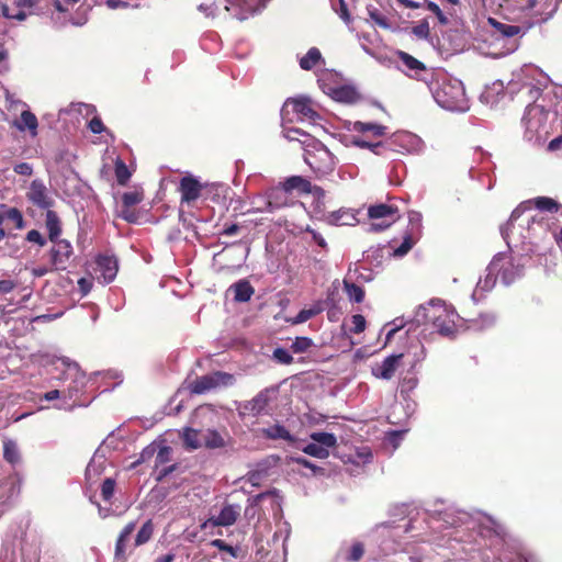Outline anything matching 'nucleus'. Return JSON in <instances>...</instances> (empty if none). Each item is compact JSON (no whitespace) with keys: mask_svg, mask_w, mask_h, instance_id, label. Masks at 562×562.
<instances>
[{"mask_svg":"<svg viewBox=\"0 0 562 562\" xmlns=\"http://www.w3.org/2000/svg\"><path fill=\"white\" fill-rule=\"evenodd\" d=\"M115 176L120 184H125L131 178V172L128 171V168L121 160H117L115 164Z\"/></svg>","mask_w":562,"mask_h":562,"instance_id":"55","label":"nucleus"},{"mask_svg":"<svg viewBox=\"0 0 562 562\" xmlns=\"http://www.w3.org/2000/svg\"><path fill=\"white\" fill-rule=\"evenodd\" d=\"M488 23L494 27L495 32L504 38L510 40L525 34L521 26L498 22L494 18H490Z\"/></svg>","mask_w":562,"mask_h":562,"instance_id":"29","label":"nucleus"},{"mask_svg":"<svg viewBox=\"0 0 562 562\" xmlns=\"http://www.w3.org/2000/svg\"><path fill=\"white\" fill-rule=\"evenodd\" d=\"M418 379L416 376H406L401 382V395L403 398H407L409 394L417 387Z\"/></svg>","mask_w":562,"mask_h":562,"instance_id":"52","label":"nucleus"},{"mask_svg":"<svg viewBox=\"0 0 562 562\" xmlns=\"http://www.w3.org/2000/svg\"><path fill=\"white\" fill-rule=\"evenodd\" d=\"M283 191H297L300 193H310L312 192V183L301 176H292L285 179V181L283 182Z\"/></svg>","mask_w":562,"mask_h":562,"instance_id":"32","label":"nucleus"},{"mask_svg":"<svg viewBox=\"0 0 562 562\" xmlns=\"http://www.w3.org/2000/svg\"><path fill=\"white\" fill-rule=\"evenodd\" d=\"M509 250L519 249L527 256L536 251L539 241L549 235V224L543 216L531 215L522 205L516 207L501 228Z\"/></svg>","mask_w":562,"mask_h":562,"instance_id":"2","label":"nucleus"},{"mask_svg":"<svg viewBox=\"0 0 562 562\" xmlns=\"http://www.w3.org/2000/svg\"><path fill=\"white\" fill-rule=\"evenodd\" d=\"M157 448H158V442L157 441H153L151 443L146 446L142 450V452L139 454V458L135 462L132 463V468H135V467H137L138 464H142V463L148 462V461H150L153 459L155 460Z\"/></svg>","mask_w":562,"mask_h":562,"instance_id":"47","label":"nucleus"},{"mask_svg":"<svg viewBox=\"0 0 562 562\" xmlns=\"http://www.w3.org/2000/svg\"><path fill=\"white\" fill-rule=\"evenodd\" d=\"M533 203L539 211L558 212L559 210L558 202L548 196L536 198Z\"/></svg>","mask_w":562,"mask_h":562,"instance_id":"50","label":"nucleus"},{"mask_svg":"<svg viewBox=\"0 0 562 562\" xmlns=\"http://www.w3.org/2000/svg\"><path fill=\"white\" fill-rule=\"evenodd\" d=\"M204 189L205 183L200 182L196 177L192 175L182 177L178 187L181 204L191 205L203 194Z\"/></svg>","mask_w":562,"mask_h":562,"instance_id":"18","label":"nucleus"},{"mask_svg":"<svg viewBox=\"0 0 562 562\" xmlns=\"http://www.w3.org/2000/svg\"><path fill=\"white\" fill-rule=\"evenodd\" d=\"M497 273L491 269V263L486 268V273L481 277L476 283V286L472 293V300L479 302L485 295V293L493 290L496 284Z\"/></svg>","mask_w":562,"mask_h":562,"instance_id":"27","label":"nucleus"},{"mask_svg":"<svg viewBox=\"0 0 562 562\" xmlns=\"http://www.w3.org/2000/svg\"><path fill=\"white\" fill-rule=\"evenodd\" d=\"M350 461L358 467L366 465L372 461V452L368 447L359 448Z\"/></svg>","mask_w":562,"mask_h":562,"instance_id":"48","label":"nucleus"},{"mask_svg":"<svg viewBox=\"0 0 562 562\" xmlns=\"http://www.w3.org/2000/svg\"><path fill=\"white\" fill-rule=\"evenodd\" d=\"M228 291L233 293L234 300L239 303L248 302L255 293L250 282L245 279L233 283Z\"/></svg>","mask_w":562,"mask_h":562,"instance_id":"28","label":"nucleus"},{"mask_svg":"<svg viewBox=\"0 0 562 562\" xmlns=\"http://www.w3.org/2000/svg\"><path fill=\"white\" fill-rule=\"evenodd\" d=\"M431 306V324L443 337L453 338L457 335L456 321L459 317L452 306H447L441 300L429 301Z\"/></svg>","mask_w":562,"mask_h":562,"instance_id":"8","label":"nucleus"},{"mask_svg":"<svg viewBox=\"0 0 562 562\" xmlns=\"http://www.w3.org/2000/svg\"><path fill=\"white\" fill-rule=\"evenodd\" d=\"M268 497H271L273 498V502L279 506V501L276 499L277 497V493L276 491H271V492H265V493H260L254 497H250L248 498V505L246 507V510H245V514L246 516H254L255 515V507H257L261 501H263L265 498H268Z\"/></svg>","mask_w":562,"mask_h":562,"instance_id":"41","label":"nucleus"},{"mask_svg":"<svg viewBox=\"0 0 562 562\" xmlns=\"http://www.w3.org/2000/svg\"><path fill=\"white\" fill-rule=\"evenodd\" d=\"M403 353H393L384 358L381 362L372 366L371 373L374 378L381 380H391L400 367Z\"/></svg>","mask_w":562,"mask_h":562,"instance_id":"21","label":"nucleus"},{"mask_svg":"<svg viewBox=\"0 0 562 562\" xmlns=\"http://www.w3.org/2000/svg\"><path fill=\"white\" fill-rule=\"evenodd\" d=\"M233 381L232 374L216 371L196 379L190 385V390L194 394H203L221 385H231Z\"/></svg>","mask_w":562,"mask_h":562,"instance_id":"15","label":"nucleus"},{"mask_svg":"<svg viewBox=\"0 0 562 562\" xmlns=\"http://www.w3.org/2000/svg\"><path fill=\"white\" fill-rule=\"evenodd\" d=\"M97 113V108L93 104L83 102H72L69 106L58 111V117H64L65 123L69 122L74 126L80 122L81 119L87 120L92 114Z\"/></svg>","mask_w":562,"mask_h":562,"instance_id":"19","label":"nucleus"},{"mask_svg":"<svg viewBox=\"0 0 562 562\" xmlns=\"http://www.w3.org/2000/svg\"><path fill=\"white\" fill-rule=\"evenodd\" d=\"M528 256L514 248V252H498L491 261V269L495 270L504 285H510L524 276Z\"/></svg>","mask_w":562,"mask_h":562,"instance_id":"6","label":"nucleus"},{"mask_svg":"<svg viewBox=\"0 0 562 562\" xmlns=\"http://www.w3.org/2000/svg\"><path fill=\"white\" fill-rule=\"evenodd\" d=\"M488 522L491 524V529L495 533V536L504 540L507 536V530L505 526L498 522L497 520L493 519L492 517H488Z\"/></svg>","mask_w":562,"mask_h":562,"instance_id":"64","label":"nucleus"},{"mask_svg":"<svg viewBox=\"0 0 562 562\" xmlns=\"http://www.w3.org/2000/svg\"><path fill=\"white\" fill-rule=\"evenodd\" d=\"M303 70H312L318 64H325L321 50L317 47H311L307 53L299 60Z\"/></svg>","mask_w":562,"mask_h":562,"instance_id":"34","label":"nucleus"},{"mask_svg":"<svg viewBox=\"0 0 562 562\" xmlns=\"http://www.w3.org/2000/svg\"><path fill=\"white\" fill-rule=\"evenodd\" d=\"M3 458L11 464H16L20 461L18 445L12 439L7 438L3 441Z\"/></svg>","mask_w":562,"mask_h":562,"instance_id":"40","label":"nucleus"},{"mask_svg":"<svg viewBox=\"0 0 562 562\" xmlns=\"http://www.w3.org/2000/svg\"><path fill=\"white\" fill-rule=\"evenodd\" d=\"M229 187L223 182H205V189L203 193L206 199H211L213 202H221L227 198Z\"/></svg>","mask_w":562,"mask_h":562,"instance_id":"30","label":"nucleus"},{"mask_svg":"<svg viewBox=\"0 0 562 562\" xmlns=\"http://www.w3.org/2000/svg\"><path fill=\"white\" fill-rule=\"evenodd\" d=\"M265 434L270 439H283L286 441H292L293 437L289 432V430L281 425H273L265 430Z\"/></svg>","mask_w":562,"mask_h":562,"instance_id":"45","label":"nucleus"},{"mask_svg":"<svg viewBox=\"0 0 562 562\" xmlns=\"http://www.w3.org/2000/svg\"><path fill=\"white\" fill-rule=\"evenodd\" d=\"M353 334H361L366 329V318L361 314H356L351 317Z\"/></svg>","mask_w":562,"mask_h":562,"instance_id":"62","label":"nucleus"},{"mask_svg":"<svg viewBox=\"0 0 562 562\" xmlns=\"http://www.w3.org/2000/svg\"><path fill=\"white\" fill-rule=\"evenodd\" d=\"M318 85L326 94L338 102L353 103L359 98L356 89L350 86L328 87L323 79H318Z\"/></svg>","mask_w":562,"mask_h":562,"instance_id":"25","label":"nucleus"},{"mask_svg":"<svg viewBox=\"0 0 562 562\" xmlns=\"http://www.w3.org/2000/svg\"><path fill=\"white\" fill-rule=\"evenodd\" d=\"M539 70L531 66L525 65L519 70L513 72V78L508 81L506 89L509 93H522L528 99L537 101L541 94V88L533 82Z\"/></svg>","mask_w":562,"mask_h":562,"instance_id":"7","label":"nucleus"},{"mask_svg":"<svg viewBox=\"0 0 562 562\" xmlns=\"http://www.w3.org/2000/svg\"><path fill=\"white\" fill-rule=\"evenodd\" d=\"M280 114L283 123L294 121L316 123L321 119L319 114L313 109L311 99L306 97L288 99L281 108Z\"/></svg>","mask_w":562,"mask_h":562,"instance_id":"9","label":"nucleus"},{"mask_svg":"<svg viewBox=\"0 0 562 562\" xmlns=\"http://www.w3.org/2000/svg\"><path fill=\"white\" fill-rule=\"evenodd\" d=\"M551 114L543 104L530 103L526 106L521 123L524 126V139L531 145L543 144L550 134Z\"/></svg>","mask_w":562,"mask_h":562,"instance_id":"5","label":"nucleus"},{"mask_svg":"<svg viewBox=\"0 0 562 562\" xmlns=\"http://www.w3.org/2000/svg\"><path fill=\"white\" fill-rule=\"evenodd\" d=\"M202 447L209 449L223 448L226 445L225 437L215 429L201 430Z\"/></svg>","mask_w":562,"mask_h":562,"instance_id":"31","label":"nucleus"},{"mask_svg":"<svg viewBox=\"0 0 562 562\" xmlns=\"http://www.w3.org/2000/svg\"><path fill=\"white\" fill-rule=\"evenodd\" d=\"M143 195L137 191L125 192L122 196L124 207L130 209L133 205L140 203Z\"/></svg>","mask_w":562,"mask_h":562,"instance_id":"56","label":"nucleus"},{"mask_svg":"<svg viewBox=\"0 0 562 562\" xmlns=\"http://www.w3.org/2000/svg\"><path fill=\"white\" fill-rule=\"evenodd\" d=\"M119 271L117 258L109 252L98 255L95 258L94 273L99 282L111 283Z\"/></svg>","mask_w":562,"mask_h":562,"instance_id":"16","label":"nucleus"},{"mask_svg":"<svg viewBox=\"0 0 562 562\" xmlns=\"http://www.w3.org/2000/svg\"><path fill=\"white\" fill-rule=\"evenodd\" d=\"M422 221L423 215L418 211H409L408 212V223L411 225V233L414 236L418 237L422 233Z\"/></svg>","mask_w":562,"mask_h":562,"instance_id":"51","label":"nucleus"},{"mask_svg":"<svg viewBox=\"0 0 562 562\" xmlns=\"http://www.w3.org/2000/svg\"><path fill=\"white\" fill-rule=\"evenodd\" d=\"M352 131L358 133H372L374 136H382L385 134L386 126L378 123H364L357 121L353 123Z\"/></svg>","mask_w":562,"mask_h":562,"instance_id":"39","label":"nucleus"},{"mask_svg":"<svg viewBox=\"0 0 562 562\" xmlns=\"http://www.w3.org/2000/svg\"><path fill=\"white\" fill-rule=\"evenodd\" d=\"M412 34H414L419 40H427L430 34L428 21L424 19L417 25L413 26Z\"/></svg>","mask_w":562,"mask_h":562,"instance_id":"54","label":"nucleus"},{"mask_svg":"<svg viewBox=\"0 0 562 562\" xmlns=\"http://www.w3.org/2000/svg\"><path fill=\"white\" fill-rule=\"evenodd\" d=\"M77 156L69 149H58L47 164V170L54 177L60 176L67 181H76L78 175L75 171L74 162Z\"/></svg>","mask_w":562,"mask_h":562,"instance_id":"11","label":"nucleus"},{"mask_svg":"<svg viewBox=\"0 0 562 562\" xmlns=\"http://www.w3.org/2000/svg\"><path fill=\"white\" fill-rule=\"evenodd\" d=\"M364 554V546L360 541L344 542L336 554L338 562H358Z\"/></svg>","mask_w":562,"mask_h":562,"instance_id":"26","label":"nucleus"},{"mask_svg":"<svg viewBox=\"0 0 562 562\" xmlns=\"http://www.w3.org/2000/svg\"><path fill=\"white\" fill-rule=\"evenodd\" d=\"M342 284L344 291L350 302L361 303L364 300V290L360 285L355 284L348 278L344 279Z\"/></svg>","mask_w":562,"mask_h":562,"instance_id":"38","label":"nucleus"},{"mask_svg":"<svg viewBox=\"0 0 562 562\" xmlns=\"http://www.w3.org/2000/svg\"><path fill=\"white\" fill-rule=\"evenodd\" d=\"M232 7L238 9L234 15L240 20H247L257 13H260L267 5L269 0H226Z\"/></svg>","mask_w":562,"mask_h":562,"instance_id":"23","label":"nucleus"},{"mask_svg":"<svg viewBox=\"0 0 562 562\" xmlns=\"http://www.w3.org/2000/svg\"><path fill=\"white\" fill-rule=\"evenodd\" d=\"M312 346H314V342L308 337H296L295 340L291 345V349L294 353H302L306 352Z\"/></svg>","mask_w":562,"mask_h":562,"instance_id":"53","label":"nucleus"},{"mask_svg":"<svg viewBox=\"0 0 562 562\" xmlns=\"http://www.w3.org/2000/svg\"><path fill=\"white\" fill-rule=\"evenodd\" d=\"M114 490H115V481L111 477L105 479L101 485L102 498L105 502H109L114 495Z\"/></svg>","mask_w":562,"mask_h":562,"instance_id":"57","label":"nucleus"},{"mask_svg":"<svg viewBox=\"0 0 562 562\" xmlns=\"http://www.w3.org/2000/svg\"><path fill=\"white\" fill-rule=\"evenodd\" d=\"M425 83L434 101L445 111L465 113L470 110L463 82L442 68H436L425 76Z\"/></svg>","mask_w":562,"mask_h":562,"instance_id":"3","label":"nucleus"},{"mask_svg":"<svg viewBox=\"0 0 562 562\" xmlns=\"http://www.w3.org/2000/svg\"><path fill=\"white\" fill-rule=\"evenodd\" d=\"M351 144L357 147H360V148H368L375 155H384V151L387 150L386 142L385 143H382V142L370 143V142L363 140L360 137H353L351 140Z\"/></svg>","mask_w":562,"mask_h":562,"instance_id":"42","label":"nucleus"},{"mask_svg":"<svg viewBox=\"0 0 562 562\" xmlns=\"http://www.w3.org/2000/svg\"><path fill=\"white\" fill-rule=\"evenodd\" d=\"M136 522L131 521L128 522L120 532L116 543H115V558L116 559H125V542L132 535V532L135 530Z\"/></svg>","mask_w":562,"mask_h":562,"instance_id":"35","label":"nucleus"},{"mask_svg":"<svg viewBox=\"0 0 562 562\" xmlns=\"http://www.w3.org/2000/svg\"><path fill=\"white\" fill-rule=\"evenodd\" d=\"M181 439L189 450H196L202 447L201 430L187 427L181 432Z\"/></svg>","mask_w":562,"mask_h":562,"instance_id":"36","label":"nucleus"},{"mask_svg":"<svg viewBox=\"0 0 562 562\" xmlns=\"http://www.w3.org/2000/svg\"><path fill=\"white\" fill-rule=\"evenodd\" d=\"M273 359L281 364H290L293 361L291 353L281 347L274 349Z\"/></svg>","mask_w":562,"mask_h":562,"instance_id":"60","label":"nucleus"},{"mask_svg":"<svg viewBox=\"0 0 562 562\" xmlns=\"http://www.w3.org/2000/svg\"><path fill=\"white\" fill-rule=\"evenodd\" d=\"M310 438L312 442L307 443L302 450L317 459L328 458L329 450L337 445V438L331 432L315 431L310 435Z\"/></svg>","mask_w":562,"mask_h":562,"instance_id":"13","label":"nucleus"},{"mask_svg":"<svg viewBox=\"0 0 562 562\" xmlns=\"http://www.w3.org/2000/svg\"><path fill=\"white\" fill-rule=\"evenodd\" d=\"M154 533V524L151 519L146 520L135 537V547L143 546L147 543Z\"/></svg>","mask_w":562,"mask_h":562,"instance_id":"43","label":"nucleus"},{"mask_svg":"<svg viewBox=\"0 0 562 562\" xmlns=\"http://www.w3.org/2000/svg\"><path fill=\"white\" fill-rule=\"evenodd\" d=\"M172 448L164 445L162 442H158L157 452L154 460V469L157 471L156 481L161 482L165 477L171 474L177 465L167 463L171 462Z\"/></svg>","mask_w":562,"mask_h":562,"instance_id":"20","label":"nucleus"},{"mask_svg":"<svg viewBox=\"0 0 562 562\" xmlns=\"http://www.w3.org/2000/svg\"><path fill=\"white\" fill-rule=\"evenodd\" d=\"M406 325L409 326L408 322H405L403 317H397V318L393 319L391 323H389L386 325L390 327V329L386 334V340L390 341L391 338L395 335V333L401 330Z\"/></svg>","mask_w":562,"mask_h":562,"instance_id":"59","label":"nucleus"},{"mask_svg":"<svg viewBox=\"0 0 562 562\" xmlns=\"http://www.w3.org/2000/svg\"><path fill=\"white\" fill-rule=\"evenodd\" d=\"M397 57L405 67L404 71L407 76L416 78L425 82V76L435 69H428L422 61L413 57L406 52L398 50Z\"/></svg>","mask_w":562,"mask_h":562,"instance_id":"24","label":"nucleus"},{"mask_svg":"<svg viewBox=\"0 0 562 562\" xmlns=\"http://www.w3.org/2000/svg\"><path fill=\"white\" fill-rule=\"evenodd\" d=\"M331 221L337 225H351L355 216L349 212L338 211L333 213Z\"/></svg>","mask_w":562,"mask_h":562,"instance_id":"58","label":"nucleus"},{"mask_svg":"<svg viewBox=\"0 0 562 562\" xmlns=\"http://www.w3.org/2000/svg\"><path fill=\"white\" fill-rule=\"evenodd\" d=\"M496 315L494 313H483L480 314L476 318L471 319L468 328L482 331L493 327L496 323Z\"/></svg>","mask_w":562,"mask_h":562,"instance_id":"37","label":"nucleus"},{"mask_svg":"<svg viewBox=\"0 0 562 562\" xmlns=\"http://www.w3.org/2000/svg\"><path fill=\"white\" fill-rule=\"evenodd\" d=\"M37 375L43 376L44 381H57L63 384L61 386H52L53 389L41 396L37 402L56 401L55 408L68 412L83 406L78 400L90 380L76 361L56 353L37 350Z\"/></svg>","mask_w":562,"mask_h":562,"instance_id":"1","label":"nucleus"},{"mask_svg":"<svg viewBox=\"0 0 562 562\" xmlns=\"http://www.w3.org/2000/svg\"><path fill=\"white\" fill-rule=\"evenodd\" d=\"M50 249V261L55 269L65 270L72 255V247L66 239H56Z\"/></svg>","mask_w":562,"mask_h":562,"instance_id":"22","label":"nucleus"},{"mask_svg":"<svg viewBox=\"0 0 562 562\" xmlns=\"http://www.w3.org/2000/svg\"><path fill=\"white\" fill-rule=\"evenodd\" d=\"M428 322H431V306L429 305V302L417 307L414 316L408 321V331L413 330L414 327L425 325Z\"/></svg>","mask_w":562,"mask_h":562,"instance_id":"33","label":"nucleus"},{"mask_svg":"<svg viewBox=\"0 0 562 562\" xmlns=\"http://www.w3.org/2000/svg\"><path fill=\"white\" fill-rule=\"evenodd\" d=\"M417 239L418 237L413 234L405 235L401 245L393 249V256L396 258L404 257L413 248Z\"/></svg>","mask_w":562,"mask_h":562,"instance_id":"44","label":"nucleus"},{"mask_svg":"<svg viewBox=\"0 0 562 562\" xmlns=\"http://www.w3.org/2000/svg\"><path fill=\"white\" fill-rule=\"evenodd\" d=\"M91 116V120L88 122V128L93 134L102 133L105 130L102 120L97 115V113L92 114Z\"/></svg>","mask_w":562,"mask_h":562,"instance_id":"61","label":"nucleus"},{"mask_svg":"<svg viewBox=\"0 0 562 562\" xmlns=\"http://www.w3.org/2000/svg\"><path fill=\"white\" fill-rule=\"evenodd\" d=\"M15 126L20 131L29 128L35 135V115L30 111H23L20 120L15 121Z\"/></svg>","mask_w":562,"mask_h":562,"instance_id":"46","label":"nucleus"},{"mask_svg":"<svg viewBox=\"0 0 562 562\" xmlns=\"http://www.w3.org/2000/svg\"><path fill=\"white\" fill-rule=\"evenodd\" d=\"M423 9L432 12L441 25H447L449 23L447 14L439 8L437 3L430 0H423Z\"/></svg>","mask_w":562,"mask_h":562,"instance_id":"49","label":"nucleus"},{"mask_svg":"<svg viewBox=\"0 0 562 562\" xmlns=\"http://www.w3.org/2000/svg\"><path fill=\"white\" fill-rule=\"evenodd\" d=\"M386 145L387 150L402 154H419L425 147V144L419 136L406 131L394 133L389 140H386Z\"/></svg>","mask_w":562,"mask_h":562,"instance_id":"12","label":"nucleus"},{"mask_svg":"<svg viewBox=\"0 0 562 562\" xmlns=\"http://www.w3.org/2000/svg\"><path fill=\"white\" fill-rule=\"evenodd\" d=\"M368 216L373 221L370 224L371 232H381L389 228L397 220V209L389 204L371 205L368 210Z\"/></svg>","mask_w":562,"mask_h":562,"instance_id":"14","label":"nucleus"},{"mask_svg":"<svg viewBox=\"0 0 562 562\" xmlns=\"http://www.w3.org/2000/svg\"><path fill=\"white\" fill-rule=\"evenodd\" d=\"M240 509V506L237 504H226L221 508L218 515L204 520L200 528L201 530H206L214 527H229L238 519Z\"/></svg>","mask_w":562,"mask_h":562,"instance_id":"17","label":"nucleus"},{"mask_svg":"<svg viewBox=\"0 0 562 562\" xmlns=\"http://www.w3.org/2000/svg\"><path fill=\"white\" fill-rule=\"evenodd\" d=\"M4 214L5 218L11 220L12 222L15 223L16 228L23 227L22 214L18 209H9L4 212Z\"/></svg>","mask_w":562,"mask_h":562,"instance_id":"63","label":"nucleus"},{"mask_svg":"<svg viewBox=\"0 0 562 562\" xmlns=\"http://www.w3.org/2000/svg\"><path fill=\"white\" fill-rule=\"evenodd\" d=\"M283 136L290 142H299L304 151V161L318 178L330 175L336 167V158L318 139L296 127L283 126Z\"/></svg>","mask_w":562,"mask_h":562,"instance_id":"4","label":"nucleus"},{"mask_svg":"<svg viewBox=\"0 0 562 562\" xmlns=\"http://www.w3.org/2000/svg\"><path fill=\"white\" fill-rule=\"evenodd\" d=\"M54 200L46 194V188L37 183V207L43 209L45 213V231L50 241H55L61 234V221L58 214L50 207Z\"/></svg>","mask_w":562,"mask_h":562,"instance_id":"10","label":"nucleus"}]
</instances>
